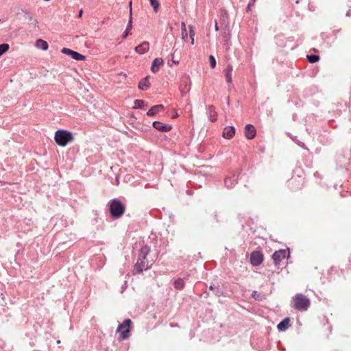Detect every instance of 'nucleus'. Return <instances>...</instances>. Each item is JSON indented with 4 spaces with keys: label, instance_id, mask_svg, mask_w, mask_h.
I'll list each match as a JSON object with an SVG mask.
<instances>
[{
    "label": "nucleus",
    "instance_id": "nucleus-31",
    "mask_svg": "<svg viewBox=\"0 0 351 351\" xmlns=\"http://www.w3.org/2000/svg\"><path fill=\"white\" fill-rule=\"evenodd\" d=\"M256 0H251L247 5V10H249L250 7L254 4Z\"/></svg>",
    "mask_w": 351,
    "mask_h": 351
},
{
    "label": "nucleus",
    "instance_id": "nucleus-22",
    "mask_svg": "<svg viewBox=\"0 0 351 351\" xmlns=\"http://www.w3.org/2000/svg\"><path fill=\"white\" fill-rule=\"evenodd\" d=\"M132 27V17L130 16L126 29L123 34V38H125L128 36V35L130 33V30H131Z\"/></svg>",
    "mask_w": 351,
    "mask_h": 351
},
{
    "label": "nucleus",
    "instance_id": "nucleus-4",
    "mask_svg": "<svg viewBox=\"0 0 351 351\" xmlns=\"http://www.w3.org/2000/svg\"><path fill=\"white\" fill-rule=\"evenodd\" d=\"M109 206L110 214L114 218L120 217L124 213V206L117 199H112L110 202Z\"/></svg>",
    "mask_w": 351,
    "mask_h": 351
},
{
    "label": "nucleus",
    "instance_id": "nucleus-32",
    "mask_svg": "<svg viewBox=\"0 0 351 351\" xmlns=\"http://www.w3.org/2000/svg\"><path fill=\"white\" fill-rule=\"evenodd\" d=\"M129 7H130V16H132V1H130V3H129Z\"/></svg>",
    "mask_w": 351,
    "mask_h": 351
},
{
    "label": "nucleus",
    "instance_id": "nucleus-3",
    "mask_svg": "<svg viewBox=\"0 0 351 351\" xmlns=\"http://www.w3.org/2000/svg\"><path fill=\"white\" fill-rule=\"evenodd\" d=\"M293 307L301 311H304L308 309L310 306V300L302 294H297L293 298Z\"/></svg>",
    "mask_w": 351,
    "mask_h": 351
},
{
    "label": "nucleus",
    "instance_id": "nucleus-26",
    "mask_svg": "<svg viewBox=\"0 0 351 351\" xmlns=\"http://www.w3.org/2000/svg\"><path fill=\"white\" fill-rule=\"evenodd\" d=\"M144 106V101L136 99L134 101V108H141Z\"/></svg>",
    "mask_w": 351,
    "mask_h": 351
},
{
    "label": "nucleus",
    "instance_id": "nucleus-30",
    "mask_svg": "<svg viewBox=\"0 0 351 351\" xmlns=\"http://www.w3.org/2000/svg\"><path fill=\"white\" fill-rule=\"evenodd\" d=\"M189 33H190V37L193 38L195 36V32L193 30V28L192 26H189Z\"/></svg>",
    "mask_w": 351,
    "mask_h": 351
},
{
    "label": "nucleus",
    "instance_id": "nucleus-27",
    "mask_svg": "<svg viewBox=\"0 0 351 351\" xmlns=\"http://www.w3.org/2000/svg\"><path fill=\"white\" fill-rule=\"evenodd\" d=\"M307 58L311 63H315L319 60V57L315 55L308 56Z\"/></svg>",
    "mask_w": 351,
    "mask_h": 351
},
{
    "label": "nucleus",
    "instance_id": "nucleus-34",
    "mask_svg": "<svg viewBox=\"0 0 351 351\" xmlns=\"http://www.w3.org/2000/svg\"><path fill=\"white\" fill-rule=\"evenodd\" d=\"M215 29L216 31H217L219 29V27H218L217 22H215Z\"/></svg>",
    "mask_w": 351,
    "mask_h": 351
},
{
    "label": "nucleus",
    "instance_id": "nucleus-6",
    "mask_svg": "<svg viewBox=\"0 0 351 351\" xmlns=\"http://www.w3.org/2000/svg\"><path fill=\"white\" fill-rule=\"evenodd\" d=\"M263 255L260 252H253L250 256V262L252 265L258 266L262 263Z\"/></svg>",
    "mask_w": 351,
    "mask_h": 351
},
{
    "label": "nucleus",
    "instance_id": "nucleus-33",
    "mask_svg": "<svg viewBox=\"0 0 351 351\" xmlns=\"http://www.w3.org/2000/svg\"><path fill=\"white\" fill-rule=\"evenodd\" d=\"M82 13H83L82 10H80V12H79V14H78V16H79V17H81V16H82Z\"/></svg>",
    "mask_w": 351,
    "mask_h": 351
},
{
    "label": "nucleus",
    "instance_id": "nucleus-18",
    "mask_svg": "<svg viewBox=\"0 0 351 351\" xmlns=\"http://www.w3.org/2000/svg\"><path fill=\"white\" fill-rule=\"evenodd\" d=\"M35 46L36 48L43 51H46L48 49V43L43 39H38L36 41Z\"/></svg>",
    "mask_w": 351,
    "mask_h": 351
},
{
    "label": "nucleus",
    "instance_id": "nucleus-11",
    "mask_svg": "<svg viewBox=\"0 0 351 351\" xmlns=\"http://www.w3.org/2000/svg\"><path fill=\"white\" fill-rule=\"evenodd\" d=\"M149 49V43L148 42H143L135 47V51L139 54H144L148 51Z\"/></svg>",
    "mask_w": 351,
    "mask_h": 351
},
{
    "label": "nucleus",
    "instance_id": "nucleus-8",
    "mask_svg": "<svg viewBox=\"0 0 351 351\" xmlns=\"http://www.w3.org/2000/svg\"><path fill=\"white\" fill-rule=\"evenodd\" d=\"M61 51L62 53L70 56L73 59L76 60H84L86 58L84 56L68 48H63Z\"/></svg>",
    "mask_w": 351,
    "mask_h": 351
},
{
    "label": "nucleus",
    "instance_id": "nucleus-17",
    "mask_svg": "<svg viewBox=\"0 0 351 351\" xmlns=\"http://www.w3.org/2000/svg\"><path fill=\"white\" fill-rule=\"evenodd\" d=\"M164 108V106L161 104L154 106L152 107L150 110L147 112V114L148 116H154L156 114H157L158 112H160L161 110Z\"/></svg>",
    "mask_w": 351,
    "mask_h": 351
},
{
    "label": "nucleus",
    "instance_id": "nucleus-21",
    "mask_svg": "<svg viewBox=\"0 0 351 351\" xmlns=\"http://www.w3.org/2000/svg\"><path fill=\"white\" fill-rule=\"evenodd\" d=\"M149 86V83L148 81V77H146L143 78V80H141L138 84V88L141 90H145V89L148 88Z\"/></svg>",
    "mask_w": 351,
    "mask_h": 351
},
{
    "label": "nucleus",
    "instance_id": "nucleus-2",
    "mask_svg": "<svg viewBox=\"0 0 351 351\" xmlns=\"http://www.w3.org/2000/svg\"><path fill=\"white\" fill-rule=\"evenodd\" d=\"M54 139L58 145L64 147L68 143L73 142V135L66 130H58L56 132Z\"/></svg>",
    "mask_w": 351,
    "mask_h": 351
},
{
    "label": "nucleus",
    "instance_id": "nucleus-5",
    "mask_svg": "<svg viewBox=\"0 0 351 351\" xmlns=\"http://www.w3.org/2000/svg\"><path fill=\"white\" fill-rule=\"evenodd\" d=\"M132 322L127 319L120 324L117 330V332H120L122 339H125L130 337V330Z\"/></svg>",
    "mask_w": 351,
    "mask_h": 351
},
{
    "label": "nucleus",
    "instance_id": "nucleus-13",
    "mask_svg": "<svg viewBox=\"0 0 351 351\" xmlns=\"http://www.w3.org/2000/svg\"><path fill=\"white\" fill-rule=\"evenodd\" d=\"M163 60L160 58H155L152 62L151 70L153 73H156L160 66L163 65Z\"/></svg>",
    "mask_w": 351,
    "mask_h": 351
},
{
    "label": "nucleus",
    "instance_id": "nucleus-36",
    "mask_svg": "<svg viewBox=\"0 0 351 351\" xmlns=\"http://www.w3.org/2000/svg\"><path fill=\"white\" fill-rule=\"evenodd\" d=\"M209 289H210V290H213V285H210V287H209Z\"/></svg>",
    "mask_w": 351,
    "mask_h": 351
},
{
    "label": "nucleus",
    "instance_id": "nucleus-23",
    "mask_svg": "<svg viewBox=\"0 0 351 351\" xmlns=\"http://www.w3.org/2000/svg\"><path fill=\"white\" fill-rule=\"evenodd\" d=\"M175 288L177 289H182L184 287V282L182 279L179 278L174 282Z\"/></svg>",
    "mask_w": 351,
    "mask_h": 351
},
{
    "label": "nucleus",
    "instance_id": "nucleus-28",
    "mask_svg": "<svg viewBox=\"0 0 351 351\" xmlns=\"http://www.w3.org/2000/svg\"><path fill=\"white\" fill-rule=\"evenodd\" d=\"M151 5L153 7L154 11L156 12L158 11L159 3L156 0H149Z\"/></svg>",
    "mask_w": 351,
    "mask_h": 351
},
{
    "label": "nucleus",
    "instance_id": "nucleus-20",
    "mask_svg": "<svg viewBox=\"0 0 351 351\" xmlns=\"http://www.w3.org/2000/svg\"><path fill=\"white\" fill-rule=\"evenodd\" d=\"M207 114L211 121H215L217 119V112L213 106H210L208 108Z\"/></svg>",
    "mask_w": 351,
    "mask_h": 351
},
{
    "label": "nucleus",
    "instance_id": "nucleus-24",
    "mask_svg": "<svg viewBox=\"0 0 351 351\" xmlns=\"http://www.w3.org/2000/svg\"><path fill=\"white\" fill-rule=\"evenodd\" d=\"M9 45L6 43L0 45V56L6 52L9 49Z\"/></svg>",
    "mask_w": 351,
    "mask_h": 351
},
{
    "label": "nucleus",
    "instance_id": "nucleus-35",
    "mask_svg": "<svg viewBox=\"0 0 351 351\" xmlns=\"http://www.w3.org/2000/svg\"><path fill=\"white\" fill-rule=\"evenodd\" d=\"M191 38V44L193 45L194 44V37Z\"/></svg>",
    "mask_w": 351,
    "mask_h": 351
},
{
    "label": "nucleus",
    "instance_id": "nucleus-10",
    "mask_svg": "<svg viewBox=\"0 0 351 351\" xmlns=\"http://www.w3.org/2000/svg\"><path fill=\"white\" fill-rule=\"evenodd\" d=\"M153 126L154 128L161 132H168L171 130L170 125L164 124L160 121H154Z\"/></svg>",
    "mask_w": 351,
    "mask_h": 351
},
{
    "label": "nucleus",
    "instance_id": "nucleus-9",
    "mask_svg": "<svg viewBox=\"0 0 351 351\" xmlns=\"http://www.w3.org/2000/svg\"><path fill=\"white\" fill-rule=\"evenodd\" d=\"M245 136L248 139H252L256 136V130L251 124H247L245 128Z\"/></svg>",
    "mask_w": 351,
    "mask_h": 351
},
{
    "label": "nucleus",
    "instance_id": "nucleus-25",
    "mask_svg": "<svg viewBox=\"0 0 351 351\" xmlns=\"http://www.w3.org/2000/svg\"><path fill=\"white\" fill-rule=\"evenodd\" d=\"M182 38L186 40L187 38V31L184 23H182Z\"/></svg>",
    "mask_w": 351,
    "mask_h": 351
},
{
    "label": "nucleus",
    "instance_id": "nucleus-15",
    "mask_svg": "<svg viewBox=\"0 0 351 351\" xmlns=\"http://www.w3.org/2000/svg\"><path fill=\"white\" fill-rule=\"evenodd\" d=\"M233 68L232 65L228 64L226 68L224 69V73L226 76V81L228 84L232 83V72Z\"/></svg>",
    "mask_w": 351,
    "mask_h": 351
},
{
    "label": "nucleus",
    "instance_id": "nucleus-16",
    "mask_svg": "<svg viewBox=\"0 0 351 351\" xmlns=\"http://www.w3.org/2000/svg\"><path fill=\"white\" fill-rule=\"evenodd\" d=\"M289 319L285 318L282 321H281L277 326V328L280 331L286 330L289 326Z\"/></svg>",
    "mask_w": 351,
    "mask_h": 351
},
{
    "label": "nucleus",
    "instance_id": "nucleus-19",
    "mask_svg": "<svg viewBox=\"0 0 351 351\" xmlns=\"http://www.w3.org/2000/svg\"><path fill=\"white\" fill-rule=\"evenodd\" d=\"M181 57V51L178 49H175L174 52L171 54L172 62L175 64H178Z\"/></svg>",
    "mask_w": 351,
    "mask_h": 351
},
{
    "label": "nucleus",
    "instance_id": "nucleus-29",
    "mask_svg": "<svg viewBox=\"0 0 351 351\" xmlns=\"http://www.w3.org/2000/svg\"><path fill=\"white\" fill-rule=\"evenodd\" d=\"M209 62H210L211 68L213 69L216 66V60L213 56L211 55L209 56Z\"/></svg>",
    "mask_w": 351,
    "mask_h": 351
},
{
    "label": "nucleus",
    "instance_id": "nucleus-14",
    "mask_svg": "<svg viewBox=\"0 0 351 351\" xmlns=\"http://www.w3.org/2000/svg\"><path fill=\"white\" fill-rule=\"evenodd\" d=\"M22 12L24 14V19L26 20H28L29 22L32 23V25H34L35 27L38 26V22L36 19H34L33 18V16L31 12L27 11V10H22Z\"/></svg>",
    "mask_w": 351,
    "mask_h": 351
},
{
    "label": "nucleus",
    "instance_id": "nucleus-1",
    "mask_svg": "<svg viewBox=\"0 0 351 351\" xmlns=\"http://www.w3.org/2000/svg\"><path fill=\"white\" fill-rule=\"evenodd\" d=\"M150 249L147 245L141 249L138 259L135 265V269L138 271L147 270L155 261V256L148 257Z\"/></svg>",
    "mask_w": 351,
    "mask_h": 351
},
{
    "label": "nucleus",
    "instance_id": "nucleus-12",
    "mask_svg": "<svg viewBox=\"0 0 351 351\" xmlns=\"http://www.w3.org/2000/svg\"><path fill=\"white\" fill-rule=\"evenodd\" d=\"M235 134V129L233 126H227L224 128L223 132V137L226 139L232 138Z\"/></svg>",
    "mask_w": 351,
    "mask_h": 351
},
{
    "label": "nucleus",
    "instance_id": "nucleus-7",
    "mask_svg": "<svg viewBox=\"0 0 351 351\" xmlns=\"http://www.w3.org/2000/svg\"><path fill=\"white\" fill-rule=\"evenodd\" d=\"M289 254V252L286 250H280L275 252L272 256L274 263L276 265L279 264L280 262L284 259Z\"/></svg>",
    "mask_w": 351,
    "mask_h": 351
}]
</instances>
